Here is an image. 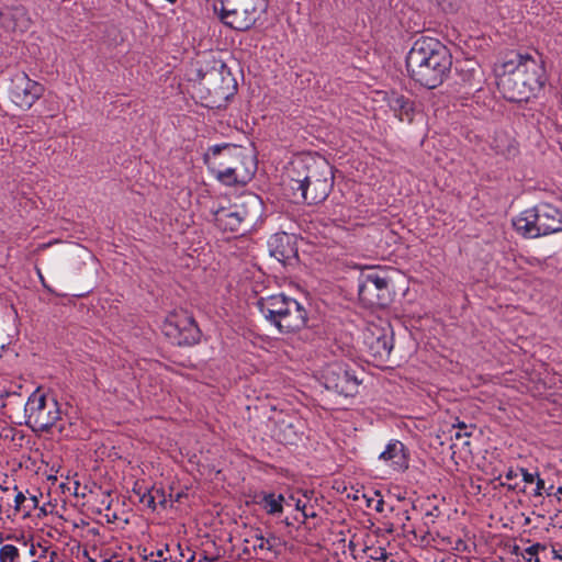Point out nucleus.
<instances>
[{"label":"nucleus","mask_w":562,"mask_h":562,"mask_svg":"<svg viewBox=\"0 0 562 562\" xmlns=\"http://www.w3.org/2000/svg\"><path fill=\"white\" fill-rule=\"evenodd\" d=\"M518 471L521 473L522 475V480L526 482V483H533L535 480L539 476L538 474H532V473H529L526 469L524 468H519Z\"/></svg>","instance_id":"28"},{"label":"nucleus","mask_w":562,"mask_h":562,"mask_svg":"<svg viewBox=\"0 0 562 562\" xmlns=\"http://www.w3.org/2000/svg\"><path fill=\"white\" fill-rule=\"evenodd\" d=\"M518 476V470H514L513 468L508 469V471L505 473L506 480L510 481Z\"/></svg>","instance_id":"30"},{"label":"nucleus","mask_w":562,"mask_h":562,"mask_svg":"<svg viewBox=\"0 0 562 562\" xmlns=\"http://www.w3.org/2000/svg\"><path fill=\"white\" fill-rule=\"evenodd\" d=\"M358 294L363 305L384 307L391 302L390 280L379 271L362 273L359 278Z\"/></svg>","instance_id":"10"},{"label":"nucleus","mask_w":562,"mask_h":562,"mask_svg":"<svg viewBox=\"0 0 562 562\" xmlns=\"http://www.w3.org/2000/svg\"><path fill=\"white\" fill-rule=\"evenodd\" d=\"M269 254L280 262H285L296 256L293 236L286 233H277L268 240Z\"/></svg>","instance_id":"16"},{"label":"nucleus","mask_w":562,"mask_h":562,"mask_svg":"<svg viewBox=\"0 0 562 562\" xmlns=\"http://www.w3.org/2000/svg\"><path fill=\"white\" fill-rule=\"evenodd\" d=\"M276 436L280 441L285 443H294L297 439V430L292 422L288 419H281L276 426Z\"/></svg>","instance_id":"21"},{"label":"nucleus","mask_w":562,"mask_h":562,"mask_svg":"<svg viewBox=\"0 0 562 562\" xmlns=\"http://www.w3.org/2000/svg\"><path fill=\"white\" fill-rule=\"evenodd\" d=\"M555 496L562 495V486H559L557 492L554 493Z\"/></svg>","instance_id":"37"},{"label":"nucleus","mask_w":562,"mask_h":562,"mask_svg":"<svg viewBox=\"0 0 562 562\" xmlns=\"http://www.w3.org/2000/svg\"><path fill=\"white\" fill-rule=\"evenodd\" d=\"M30 554L31 555H36L37 554L36 547L34 544H32L31 548H30Z\"/></svg>","instance_id":"34"},{"label":"nucleus","mask_w":562,"mask_h":562,"mask_svg":"<svg viewBox=\"0 0 562 562\" xmlns=\"http://www.w3.org/2000/svg\"><path fill=\"white\" fill-rule=\"evenodd\" d=\"M305 507H306V505H305L304 503H302V501H301V499H297V501L295 502V508H296L297 510H301V512L303 513L304 517H307L308 515L304 512V510H305Z\"/></svg>","instance_id":"31"},{"label":"nucleus","mask_w":562,"mask_h":562,"mask_svg":"<svg viewBox=\"0 0 562 562\" xmlns=\"http://www.w3.org/2000/svg\"><path fill=\"white\" fill-rule=\"evenodd\" d=\"M0 398L5 400L2 404L7 408L5 414L13 417V408L24 407L25 425L34 431H48L57 426L61 417V411L58 402L40 389L35 390L23 404L21 395L14 391H1Z\"/></svg>","instance_id":"4"},{"label":"nucleus","mask_w":562,"mask_h":562,"mask_svg":"<svg viewBox=\"0 0 562 562\" xmlns=\"http://www.w3.org/2000/svg\"><path fill=\"white\" fill-rule=\"evenodd\" d=\"M259 207L258 196L250 195L241 202L213 211V221L224 232H245L254 224Z\"/></svg>","instance_id":"9"},{"label":"nucleus","mask_w":562,"mask_h":562,"mask_svg":"<svg viewBox=\"0 0 562 562\" xmlns=\"http://www.w3.org/2000/svg\"><path fill=\"white\" fill-rule=\"evenodd\" d=\"M257 498V504L270 516H280L283 505H291L290 501H294L293 497L286 501L282 494L266 492L260 493Z\"/></svg>","instance_id":"18"},{"label":"nucleus","mask_w":562,"mask_h":562,"mask_svg":"<svg viewBox=\"0 0 562 562\" xmlns=\"http://www.w3.org/2000/svg\"><path fill=\"white\" fill-rule=\"evenodd\" d=\"M321 380L327 390L345 396L355 395L360 383L349 366L339 361L327 364L322 371Z\"/></svg>","instance_id":"11"},{"label":"nucleus","mask_w":562,"mask_h":562,"mask_svg":"<svg viewBox=\"0 0 562 562\" xmlns=\"http://www.w3.org/2000/svg\"><path fill=\"white\" fill-rule=\"evenodd\" d=\"M518 234L527 238H538L562 231V212L552 204L539 203L522 211L513 220Z\"/></svg>","instance_id":"7"},{"label":"nucleus","mask_w":562,"mask_h":562,"mask_svg":"<svg viewBox=\"0 0 562 562\" xmlns=\"http://www.w3.org/2000/svg\"><path fill=\"white\" fill-rule=\"evenodd\" d=\"M153 557L162 558L164 551L158 550L157 552H151L149 555L145 557L146 560H151Z\"/></svg>","instance_id":"32"},{"label":"nucleus","mask_w":562,"mask_h":562,"mask_svg":"<svg viewBox=\"0 0 562 562\" xmlns=\"http://www.w3.org/2000/svg\"><path fill=\"white\" fill-rule=\"evenodd\" d=\"M544 490V481L541 477H537L536 480V488L533 491L535 496H541Z\"/></svg>","instance_id":"29"},{"label":"nucleus","mask_w":562,"mask_h":562,"mask_svg":"<svg viewBox=\"0 0 562 562\" xmlns=\"http://www.w3.org/2000/svg\"><path fill=\"white\" fill-rule=\"evenodd\" d=\"M363 344L372 361L382 364L390 359L393 350V334L383 328L374 327L364 334Z\"/></svg>","instance_id":"14"},{"label":"nucleus","mask_w":562,"mask_h":562,"mask_svg":"<svg viewBox=\"0 0 562 562\" xmlns=\"http://www.w3.org/2000/svg\"><path fill=\"white\" fill-rule=\"evenodd\" d=\"M162 331L178 346L194 345L201 336L194 319L188 315H169L162 325Z\"/></svg>","instance_id":"12"},{"label":"nucleus","mask_w":562,"mask_h":562,"mask_svg":"<svg viewBox=\"0 0 562 562\" xmlns=\"http://www.w3.org/2000/svg\"><path fill=\"white\" fill-rule=\"evenodd\" d=\"M501 486H506L508 490H515V485H512V484H506L504 482H501Z\"/></svg>","instance_id":"35"},{"label":"nucleus","mask_w":562,"mask_h":562,"mask_svg":"<svg viewBox=\"0 0 562 562\" xmlns=\"http://www.w3.org/2000/svg\"><path fill=\"white\" fill-rule=\"evenodd\" d=\"M211 172L226 186L247 183L255 171L252 160L240 146L232 144L214 145L204 155Z\"/></svg>","instance_id":"5"},{"label":"nucleus","mask_w":562,"mask_h":562,"mask_svg":"<svg viewBox=\"0 0 562 562\" xmlns=\"http://www.w3.org/2000/svg\"><path fill=\"white\" fill-rule=\"evenodd\" d=\"M32 562H40V561H37V560H34V561H32Z\"/></svg>","instance_id":"40"},{"label":"nucleus","mask_w":562,"mask_h":562,"mask_svg":"<svg viewBox=\"0 0 562 562\" xmlns=\"http://www.w3.org/2000/svg\"><path fill=\"white\" fill-rule=\"evenodd\" d=\"M21 554L18 547L7 543L0 548V562H20Z\"/></svg>","instance_id":"22"},{"label":"nucleus","mask_w":562,"mask_h":562,"mask_svg":"<svg viewBox=\"0 0 562 562\" xmlns=\"http://www.w3.org/2000/svg\"><path fill=\"white\" fill-rule=\"evenodd\" d=\"M38 548L41 549V552L38 554V559H46L48 558V562H55L57 559V552L54 550H49L47 547H42L38 544Z\"/></svg>","instance_id":"25"},{"label":"nucleus","mask_w":562,"mask_h":562,"mask_svg":"<svg viewBox=\"0 0 562 562\" xmlns=\"http://www.w3.org/2000/svg\"><path fill=\"white\" fill-rule=\"evenodd\" d=\"M379 459L392 470L402 472L408 468V458L405 446L400 440H391L380 453Z\"/></svg>","instance_id":"17"},{"label":"nucleus","mask_w":562,"mask_h":562,"mask_svg":"<svg viewBox=\"0 0 562 562\" xmlns=\"http://www.w3.org/2000/svg\"><path fill=\"white\" fill-rule=\"evenodd\" d=\"M221 21L228 27L245 32L254 27L267 11V0H220Z\"/></svg>","instance_id":"8"},{"label":"nucleus","mask_w":562,"mask_h":562,"mask_svg":"<svg viewBox=\"0 0 562 562\" xmlns=\"http://www.w3.org/2000/svg\"><path fill=\"white\" fill-rule=\"evenodd\" d=\"M0 16L2 19V24L4 27L12 31L23 32L29 27L30 20L25 18L24 9L15 8L13 10H8L7 12H1Z\"/></svg>","instance_id":"19"},{"label":"nucleus","mask_w":562,"mask_h":562,"mask_svg":"<svg viewBox=\"0 0 562 562\" xmlns=\"http://www.w3.org/2000/svg\"><path fill=\"white\" fill-rule=\"evenodd\" d=\"M257 306L262 316L273 325L279 333L290 334L305 327L307 312L295 299L283 293L260 297Z\"/></svg>","instance_id":"6"},{"label":"nucleus","mask_w":562,"mask_h":562,"mask_svg":"<svg viewBox=\"0 0 562 562\" xmlns=\"http://www.w3.org/2000/svg\"><path fill=\"white\" fill-rule=\"evenodd\" d=\"M440 5L442 7L443 10L446 11H453L456 10L458 3H459V0H438Z\"/></svg>","instance_id":"27"},{"label":"nucleus","mask_w":562,"mask_h":562,"mask_svg":"<svg viewBox=\"0 0 562 562\" xmlns=\"http://www.w3.org/2000/svg\"><path fill=\"white\" fill-rule=\"evenodd\" d=\"M462 436H463V435H462L460 431H457V432H456V438H457V439L461 438Z\"/></svg>","instance_id":"39"},{"label":"nucleus","mask_w":562,"mask_h":562,"mask_svg":"<svg viewBox=\"0 0 562 562\" xmlns=\"http://www.w3.org/2000/svg\"><path fill=\"white\" fill-rule=\"evenodd\" d=\"M159 494L158 490L144 492L139 495V502L147 506L148 508L155 509L156 507V497Z\"/></svg>","instance_id":"24"},{"label":"nucleus","mask_w":562,"mask_h":562,"mask_svg":"<svg viewBox=\"0 0 562 562\" xmlns=\"http://www.w3.org/2000/svg\"><path fill=\"white\" fill-rule=\"evenodd\" d=\"M380 550H383V549H382V548L375 549V550H374V553H373V554H370V559H372V560H373V558H372V557H379V555H380V553H379V551H380Z\"/></svg>","instance_id":"36"},{"label":"nucleus","mask_w":562,"mask_h":562,"mask_svg":"<svg viewBox=\"0 0 562 562\" xmlns=\"http://www.w3.org/2000/svg\"><path fill=\"white\" fill-rule=\"evenodd\" d=\"M543 491L546 492V494H547L548 496H551V495H553V494H554V493L552 492V491H553V485H550L548 488H546V487H544V490H543Z\"/></svg>","instance_id":"33"},{"label":"nucleus","mask_w":562,"mask_h":562,"mask_svg":"<svg viewBox=\"0 0 562 562\" xmlns=\"http://www.w3.org/2000/svg\"><path fill=\"white\" fill-rule=\"evenodd\" d=\"M497 86L504 98L521 102L536 95L547 82L542 56L539 53L516 54L495 68Z\"/></svg>","instance_id":"2"},{"label":"nucleus","mask_w":562,"mask_h":562,"mask_svg":"<svg viewBox=\"0 0 562 562\" xmlns=\"http://www.w3.org/2000/svg\"><path fill=\"white\" fill-rule=\"evenodd\" d=\"M541 550H546V546L541 544V543H535L528 548H526L524 550V552L521 553V557L527 561V562H540L539 561V558H538V554Z\"/></svg>","instance_id":"23"},{"label":"nucleus","mask_w":562,"mask_h":562,"mask_svg":"<svg viewBox=\"0 0 562 562\" xmlns=\"http://www.w3.org/2000/svg\"><path fill=\"white\" fill-rule=\"evenodd\" d=\"M284 184L292 191L293 202L318 204L326 200L333 189V168L322 157L301 155L290 162Z\"/></svg>","instance_id":"1"},{"label":"nucleus","mask_w":562,"mask_h":562,"mask_svg":"<svg viewBox=\"0 0 562 562\" xmlns=\"http://www.w3.org/2000/svg\"><path fill=\"white\" fill-rule=\"evenodd\" d=\"M44 87L24 72L12 78L10 98L22 110H29L43 95Z\"/></svg>","instance_id":"13"},{"label":"nucleus","mask_w":562,"mask_h":562,"mask_svg":"<svg viewBox=\"0 0 562 562\" xmlns=\"http://www.w3.org/2000/svg\"><path fill=\"white\" fill-rule=\"evenodd\" d=\"M387 104L401 121L409 116L412 104L404 95L392 93L387 98Z\"/></svg>","instance_id":"20"},{"label":"nucleus","mask_w":562,"mask_h":562,"mask_svg":"<svg viewBox=\"0 0 562 562\" xmlns=\"http://www.w3.org/2000/svg\"><path fill=\"white\" fill-rule=\"evenodd\" d=\"M5 497H1V502L8 506L13 507L14 514L21 513L24 517L30 516L31 513L38 506L36 496H25L23 492L18 490L14 485L13 488L1 487Z\"/></svg>","instance_id":"15"},{"label":"nucleus","mask_w":562,"mask_h":562,"mask_svg":"<svg viewBox=\"0 0 562 562\" xmlns=\"http://www.w3.org/2000/svg\"><path fill=\"white\" fill-rule=\"evenodd\" d=\"M451 65L452 58L449 49L434 37L416 40L406 56L409 76L428 89H434L442 83Z\"/></svg>","instance_id":"3"},{"label":"nucleus","mask_w":562,"mask_h":562,"mask_svg":"<svg viewBox=\"0 0 562 562\" xmlns=\"http://www.w3.org/2000/svg\"><path fill=\"white\" fill-rule=\"evenodd\" d=\"M553 553L555 559L562 560V555H560L555 550H553Z\"/></svg>","instance_id":"38"},{"label":"nucleus","mask_w":562,"mask_h":562,"mask_svg":"<svg viewBox=\"0 0 562 562\" xmlns=\"http://www.w3.org/2000/svg\"><path fill=\"white\" fill-rule=\"evenodd\" d=\"M257 541H258V543L255 544V549H260V550H263V549L271 550L272 549V544L263 536H261V535L257 536Z\"/></svg>","instance_id":"26"}]
</instances>
